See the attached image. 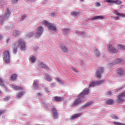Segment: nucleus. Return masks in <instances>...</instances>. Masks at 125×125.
<instances>
[{
    "label": "nucleus",
    "instance_id": "1",
    "mask_svg": "<svg viewBox=\"0 0 125 125\" xmlns=\"http://www.w3.org/2000/svg\"><path fill=\"white\" fill-rule=\"evenodd\" d=\"M18 46H20L21 51L26 50V43L23 39H20L19 41H17L14 43V47L13 48V53L14 54L17 53Z\"/></svg>",
    "mask_w": 125,
    "mask_h": 125
},
{
    "label": "nucleus",
    "instance_id": "2",
    "mask_svg": "<svg viewBox=\"0 0 125 125\" xmlns=\"http://www.w3.org/2000/svg\"><path fill=\"white\" fill-rule=\"evenodd\" d=\"M88 93H89V89L85 88L83 92L80 93L79 97L74 100V103L72 104V106L76 107V106L80 105V104L83 102L82 98L84 97L85 95H87Z\"/></svg>",
    "mask_w": 125,
    "mask_h": 125
},
{
    "label": "nucleus",
    "instance_id": "3",
    "mask_svg": "<svg viewBox=\"0 0 125 125\" xmlns=\"http://www.w3.org/2000/svg\"><path fill=\"white\" fill-rule=\"evenodd\" d=\"M10 14H11V12H10L9 9H6L5 11V15L4 16H0V24L1 25H2V24H3V21H5V20H7L8 18H9Z\"/></svg>",
    "mask_w": 125,
    "mask_h": 125
},
{
    "label": "nucleus",
    "instance_id": "4",
    "mask_svg": "<svg viewBox=\"0 0 125 125\" xmlns=\"http://www.w3.org/2000/svg\"><path fill=\"white\" fill-rule=\"evenodd\" d=\"M43 23L46 25L49 30H51V31H53V32H57L58 29L56 27V25L54 24V23H49L47 22L46 21H43Z\"/></svg>",
    "mask_w": 125,
    "mask_h": 125
},
{
    "label": "nucleus",
    "instance_id": "5",
    "mask_svg": "<svg viewBox=\"0 0 125 125\" xmlns=\"http://www.w3.org/2000/svg\"><path fill=\"white\" fill-rule=\"evenodd\" d=\"M3 59L5 63H9L10 62V54L9 51L6 50L3 52Z\"/></svg>",
    "mask_w": 125,
    "mask_h": 125
},
{
    "label": "nucleus",
    "instance_id": "6",
    "mask_svg": "<svg viewBox=\"0 0 125 125\" xmlns=\"http://www.w3.org/2000/svg\"><path fill=\"white\" fill-rule=\"evenodd\" d=\"M42 33H43V28L42 26H39L37 29V31L35 34V39H40L41 38Z\"/></svg>",
    "mask_w": 125,
    "mask_h": 125
},
{
    "label": "nucleus",
    "instance_id": "7",
    "mask_svg": "<svg viewBox=\"0 0 125 125\" xmlns=\"http://www.w3.org/2000/svg\"><path fill=\"white\" fill-rule=\"evenodd\" d=\"M125 91L121 93L118 96L117 99V102L118 103H122L125 101Z\"/></svg>",
    "mask_w": 125,
    "mask_h": 125
},
{
    "label": "nucleus",
    "instance_id": "8",
    "mask_svg": "<svg viewBox=\"0 0 125 125\" xmlns=\"http://www.w3.org/2000/svg\"><path fill=\"white\" fill-rule=\"evenodd\" d=\"M51 112L52 114L53 118L54 119H56L58 118V116H59V113L57 111V109L56 108H52L51 110Z\"/></svg>",
    "mask_w": 125,
    "mask_h": 125
},
{
    "label": "nucleus",
    "instance_id": "9",
    "mask_svg": "<svg viewBox=\"0 0 125 125\" xmlns=\"http://www.w3.org/2000/svg\"><path fill=\"white\" fill-rule=\"evenodd\" d=\"M107 50L110 53H117L118 52V50L115 49L112 44L107 45Z\"/></svg>",
    "mask_w": 125,
    "mask_h": 125
},
{
    "label": "nucleus",
    "instance_id": "10",
    "mask_svg": "<svg viewBox=\"0 0 125 125\" xmlns=\"http://www.w3.org/2000/svg\"><path fill=\"white\" fill-rule=\"evenodd\" d=\"M123 61L121 59H117L115 61L113 62H111L108 63V67H112L113 65H116V64H122L123 63Z\"/></svg>",
    "mask_w": 125,
    "mask_h": 125
},
{
    "label": "nucleus",
    "instance_id": "11",
    "mask_svg": "<svg viewBox=\"0 0 125 125\" xmlns=\"http://www.w3.org/2000/svg\"><path fill=\"white\" fill-rule=\"evenodd\" d=\"M104 1L107 2V3H112V2H113V3L117 4V5H120V4H122V1L119 0H105Z\"/></svg>",
    "mask_w": 125,
    "mask_h": 125
},
{
    "label": "nucleus",
    "instance_id": "12",
    "mask_svg": "<svg viewBox=\"0 0 125 125\" xmlns=\"http://www.w3.org/2000/svg\"><path fill=\"white\" fill-rule=\"evenodd\" d=\"M103 72H104V68L100 67L99 70L96 72L97 77L100 79V78H101V74H102Z\"/></svg>",
    "mask_w": 125,
    "mask_h": 125
},
{
    "label": "nucleus",
    "instance_id": "13",
    "mask_svg": "<svg viewBox=\"0 0 125 125\" xmlns=\"http://www.w3.org/2000/svg\"><path fill=\"white\" fill-rule=\"evenodd\" d=\"M105 18V17L104 16H95L92 19H90V20L91 21V20H103V19Z\"/></svg>",
    "mask_w": 125,
    "mask_h": 125
},
{
    "label": "nucleus",
    "instance_id": "14",
    "mask_svg": "<svg viewBox=\"0 0 125 125\" xmlns=\"http://www.w3.org/2000/svg\"><path fill=\"white\" fill-rule=\"evenodd\" d=\"M70 14L71 16H73L74 18H77L80 16V12L72 11Z\"/></svg>",
    "mask_w": 125,
    "mask_h": 125
},
{
    "label": "nucleus",
    "instance_id": "15",
    "mask_svg": "<svg viewBox=\"0 0 125 125\" xmlns=\"http://www.w3.org/2000/svg\"><path fill=\"white\" fill-rule=\"evenodd\" d=\"M33 87L34 89H38L39 88V81L37 80H35L34 81L33 84Z\"/></svg>",
    "mask_w": 125,
    "mask_h": 125
},
{
    "label": "nucleus",
    "instance_id": "16",
    "mask_svg": "<svg viewBox=\"0 0 125 125\" xmlns=\"http://www.w3.org/2000/svg\"><path fill=\"white\" fill-rule=\"evenodd\" d=\"M38 66L39 67H40V68H43V69H49V67L46 66V65L43 63V62H39Z\"/></svg>",
    "mask_w": 125,
    "mask_h": 125
},
{
    "label": "nucleus",
    "instance_id": "17",
    "mask_svg": "<svg viewBox=\"0 0 125 125\" xmlns=\"http://www.w3.org/2000/svg\"><path fill=\"white\" fill-rule=\"evenodd\" d=\"M82 116V113L74 114L73 116H71L70 120L71 121H74V120H76V119H78L79 117H81Z\"/></svg>",
    "mask_w": 125,
    "mask_h": 125
},
{
    "label": "nucleus",
    "instance_id": "18",
    "mask_svg": "<svg viewBox=\"0 0 125 125\" xmlns=\"http://www.w3.org/2000/svg\"><path fill=\"white\" fill-rule=\"evenodd\" d=\"M20 34H21V32H20V31L19 30H17L13 31V32H12L13 36L14 37H16V38L17 37H19V36L20 35Z\"/></svg>",
    "mask_w": 125,
    "mask_h": 125
},
{
    "label": "nucleus",
    "instance_id": "19",
    "mask_svg": "<svg viewBox=\"0 0 125 125\" xmlns=\"http://www.w3.org/2000/svg\"><path fill=\"white\" fill-rule=\"evenodd\" d=\"M54 101H56V102H61V101H63L64 100V98L62 97L55 96L54 98Z\"/></svg>",
    "mask_w": 125,
    "mask_h": 125
},
{
    "label": "nucleus",
    "instance_id": "20",
    "mask_svg": "<svg viewBox=\"0 0 125 125\" xmlns=\"http://www.w3.org/2000/svg\"><path fill=\"white\" fill-rule=\"evenodd\" d=\"M113 13H114L115 15H117V16H120V17H125V14L120 13L116 10H114Z\"/></svg>",
    "mask_w": 125,
    "mask_h": 125
},
{
    "label": "nucleus",
    "instance_id": "21",
    "mask_svg": "<svg viewBox=\"0 0 125 125\" xmlns=\"http://www.w3.org/2000/svg\"><path fill=\"white\" fill-rule=\"evenodd\" d=\"M75 33H76V34H77V35H81V36H82L83 37H86V33L84 32H82V31H80L79 30H76L75 31Z\"/></svg>",
    "mask_w": 125,
    "mask_h": 125
},
{
    "label": "nucleus",
    "instance_id": "22",
    "mask_svg": "<svg viewBox=\"0 0 125 125\" xmlns=\"http://www.w3.org/2000/svg\"><path fill=\"white\" fill-rule=\"evenodd\" d=\"M117 73L119 76H123L125 74V71L122 68H118L117 69Z\"/></svg>",
    "mask_w": 125,
    "mask_h": 125
},
{
    "label": "nucleus",
    "instance_id": "23",
    "mask_svg": "<svg viewBox=\"0 0 125 125\" xmlns=\"http://www.w3.org/2000/svg\"><path fill=\"white\" fill-rule=\"evenodd\" d=\"M13 89H15V90H22L23 88L20 86H16L15 85H12L11 86Z\"/></svg>",
    "mask_w": 125,
    "mask_h": 125
},
{
    "label": "nucleus",
    "instance_id": "24",
    "mask_svg": "<svg viewBox=\"0 0 125 125\" xmlns=\"http://www.w3.org/2000/svg\"><path fill=\"white\" fill-rule=\"evenodd\" d=\"M24 94L25 92L24 91L19 92L18 94L16 97V99H19V98H20V97H22Z\"/></svg>",
    "mask_w": 125,
    "mask_h": 125
},
{
    "label": "nucleus",
    "instance_id": "25",
    "mask_svg": "<svg viewBox=\"0 0 125 125\" xmlns=\"http://www.w3.org/2000/svg\"><path fill=\"white\" fill-rule=\"evenodd\" d=\"M44 78L47 82H51V81H52V79H51V77H50V76L48 75V74L45 75Z\"/></svg>",
    "mask_w": 125,
    "mask_h": 125
},
{
    "label": "nucleus",
    "instance_id": "26",
    "mask_svg": "<svg viewBox=\"0 0 125 125\" xmlns=\"http://www.w3.org/2000/svg\"><path fill=\"white\" fill-rule=\"evenodd\" d=\"M93 103V102H88L86 103L83 105L82 106L83 108H85V107H88Z\"/></svg>",
    "mask_w": 125,
    "mask_h": 125
},
{
    "label": "nucleus",
    "instance_id": "27",
    "mask_svg": "<svg viewBox=\"0 0 125 125\" xmlns=\"http://www.w3.org/2000/svg\"><path fill=\"white\" fill-rule=\"evenodd\" d=\"M29 61L31 62V63H34L36 62V57L34 56H30L29 57Z\"/></svg>",
    "mask_w": 125,
    "mask_h": 125
},
{
    "label": "nucleus",
    "instance_id": "28",
    "mask_svg": "<svg viewBox=\"0 0 125 125\" xmlns=\"http://www.w3.org/2000/svg\"><path fill=\"white\" fill-rule=\"evenodd\" d=\"M113 102L114 101H113V99H109L106 101V104H107V105H112Z\"/></svg>",
    "mask_w": 125,
    "mask_h": 125
},
{
    "label": "nucleus",
    "instance_id": "29",
    "mask_svg": "<svg viewBox=\"0 0 125 125\" xmlns=\"http://www.w3.org/2000/svg\"><path fill=\"white\" fill-rule=\"evenodd\" d=\"M4 28L6 31H11L13 29V26L12 25L7 26H5Z\"/></svg>",
    "mask_w": 125,
    "mask_h": 125
},
{
    "label": "nucleus",
    "instance_id": "30",
    "mask_svg": "<svg viewBox=\"0 0 125 125\" xmlns=\"http://www.w3.org/2000/svg\"><path fill=\"white\" fill-rule=\"evenodd\" d=\"M118 49H121L122 50H125V46L124 45L119 44L117 46Z\"/></svg>",
    "mask_w": 125,
    "mask_h": 125
},
{
    "label": "nucleus",
    "instance_id": "31",
    "mask_svg": "<svg viewBox=\"0 0 125 125\" xmlns=\"http://www.w3.org/2000/svg\"><path fill=\"white\" fill-rule=\"evenodd\" d=\"M17 78V75H16V74H13L11 76V80L13 82H14V81H15Z\"/></svg>",
    "mask_w": 125,
    "mask_h": 125
},
{
    "label": "nucleus",
    "instance_id": "32",
    "mask_svg": "<svg viewBox=\"0 0 125 125\" xmlns=\"http://www.w3.org/2000/svg\"><path fill=\"white\" fill-rule=\"evenodd\" d=\"M94 54L97 57H99V56H100V53L99 52V51L97 50V49H95Z\"/></svg>",
    "mask_w": 125,
    "mask_h": 125
},
{
    "label": "nucleus",
    "instance_id": "33",
    "mask_svg": "<svg viewBox=\"0 0 125 125\" xmlns=\"http://www.w3.org/2000/svg\"><path fill=\"white\" fill-rule=\"evenodd\" d=\"M34 36V32H28L27 35H26V37L27 38H32V37H33Z\"/></svg>",
    "mask_w": 125,
    "mask_h": 125
},
{
    "label": "nucleus",
    "instance_id": "34",
    "mask_svg": "<svg viewBox=\"0 0 125 125\" xmlns=\"http://www.w3.org/2000/svg\"><path fill=\"white\" fill-rule=\"evenodd\" d=\"M95 85H99V84H101L103 83H104V81L100 80V81H97L94 82Z\"/></svg>",
    "mask_w": 125,
    "mask_h": 125
},
{
    "label": "nucleus",
    "instance_id": "35",
    "mask_svg": "<svg viewBox=\"0 0 125 125\" xmlns=\"http://www.w3.org/2000/svg\"><path fill=\"white\" fill-rule=\"evenodd\" d=\"M61 49L63 52H67V51H68V49L64 45L61 46Z\"/></svg>",
    "mask_w": 125,
    "mask_h": 125
},
{
    "label": "nucleus",
    "instance_id": "36",
    "mask_svg": "<svg viewBox=\"0 0 125 125\" xmlns=\"http://www.w3.org/2000/svg\"><path fill=\"white\" fill-rule=\"evenodd\" d=\"M62 32L63 33H65V34H69V33H70V29H69V28H64L62 30Z\"/></svg>",
    "mask_w": 125,
    "mask_h": 125
},
{
    "label": "nucleus",
    "instance_id": "37",
    "mask_svg": "<svg viewBox=\"0 0 125 125\" xmlns=\"http://www.w3.org/2000/svg\"><path fill=\"white\" fill-rule=\"evenodd\" d=\"M95 86V83L93 81L90 83L89 84V87H94Z\"/></svg>",
    "mask_w": 125,
    "mask_h": 125
},
{
    "label": "nucleus",
    "instance_id": "38",
    "mask_svg": "<svg viewBox=\"0 0 125 125\" xmlns=\"http://www.w3.org/2000/svg\"><path fill=\"white\" fill-rule=\"evenodd\" d=\"M0 85L1 86H4V83H3V81L2 80V79L0 77Z\"/></svg>",
    "mask_w": 125,
    "mask_h": 125
},
{
    "label": "nucleus",
    "instance_id": "39",
    "mask_svg": "<svg viewBox=\"0 0 125 125\" xmlns=\"http://www.w3.org/2000/svg\"><path fill=\"white\" fill-rule=\"evenodd\" d=\"M111 117L114 120H118V119H119V117H118V116L115 115L114 114L111 115Z\"/></svg>",
    "mask_w": 125,
    "mask_h": 125
},
{
    "label": "nucleus",
    "instance_id": "40",
    "mask_svg": "<svg viewBox=\"0 0 125 125\" xmlns=\"http://www.w3.org/2000/svg\"><path fill=\"white\" fill-rule=\"evenodd\" d=\"M27 17L26 15H23L21 17V21H23L24 19H26V18Z\"/></svg>",
    "mask_w": 125,
    "mask_h": 125
},
{
    "label": "nucleus",
    "instance_id": "41",
    "mask_svg": "<svg viewBox=\"0 0 125 125\" xmlns=\"http://www.w3.org/2000/svg\"><path fill=\"white\" fill-rule=\"evenodd\" d=\"M113 124L115 125H125V124H123V123H119V122H114Z\"/></svg>",
    "mask_w": 125,
    "mask_h": 125
},
{
    "label": "nucleus",
    "instance_id": "42",
    "mask_svg": "<svg viewBox=\"0 0 125 125\" xmlns=\"http://www.w3.org/2000/svg\"><path fill=\"white\" fill-rule=\"evenodd\" d=\"M123 88H124V87H119V88H117L116 89V90H114V91L115 92H118V90H121V89H123Z\"/></svg>",
    "mask_w": 125,
    "mask_h": 125
},
{
    "label": "nucleus",
    "instance_id": "43",
    "mask_svg": "<svg viewBox=\"0 0 125 125\" xmlns=\"http://www.w3.org/2000/svg\"><path fill=\"white\" fill-rule=\"evenodd\" d=\"M95 6H96L97 7H100V6H101V4H100V3L97 2L95 3Z\"/></svg>",
    "mask_w": 125,
    "mask_h": 125
},
{
    "label": "nucleus",
    "instance_id": "44",
    "mask_svg": "<svg viewBox=\"0 0 125 125\" xmlns=\"http://www.w3.org/2000/svg\"><path fill=\"white\" fill-rule=\"evenodd\" d=\"M10 99V97H6L5 98H3L4 101H8Z\"/></svg>",
    "mask_w": 125,
    "mask_h": 125
},
{
    "label": "nucleus",
    "instance_id": "45",
    "mask_svg": "<svg viewBox=\"0 0 125 125\" xmlns=\"http://www.w3.org/2000/svg\"><path fill=\"white\" fill-rule=\"evenodd\" d=\"M56 81L59 83H62V81L59 79V78H57Z\"/></svg>",
    "mask_w": 125,
    "mask_h": 125
},
{
    "label": "nucleus",
    "instance_id": "46",
    "mask_svg": "<svg viewBox=\"0 0 125 125\" xmlns=\"http://www.w3.org/2000/svg\"><path fill=\"white\" fill-rule=\"evenodd\" d=\"M44 89H45V92H47V93H48V92H49V89L48 88H47V87H45V88H44Z\"/></svg>",
    "mask_w": 125,
    "mask_h": 125
},
{
    "label": "nucleus",
    "instance_id": "47",
    "mask_svg": "<svg viewBox=\"0 0 125 125\" xmlns=\"http://www.w3.org/2000/svg\"><path fill=\"white\" fill-rule=\"evenodd\" d=\"M50 14L52 17H54V16H55L56 15L55 13H54V12H51Z\"/></svg>",
    "mask_w": 125,
    "mask_h": 125
},
{
    "label": "nucleus",
    "instance_id": "48",
    "mask_svg": "<svg viewBox=\"0 0 125 125\" xmlns=\"http://www.w3.org/2000/svg\"><path fill=\"white\" fill-rule=\"evenodd\" d=\"M71 69H72V70H73V71H74L76 73H77L78 70H77V69H76L75 68V67H71Z\"/></svg>",
    "mask_w": 125,
    "mask_h": 125
},
{
    "label": "nucleus",
    "instance_id": "49",
    "mask_svg": "<svg viewBox=\"0 0 125 125\" xmlns=\"http://www.w3.org/2000/svg\"><path fill=\"white\" fill-rule=\"evenodd\" d=\"M18 1V0H12V2L13 3H16Z\"/></svg>",
    "mask_w": 125,
    "mask_h": 125
},
{
    "label": "nucleus",
    "instance_id": "50",
    "mask_svg": "<svg viewBox=\"0 0 125 125\" xmlns=\"http://www.w3.org/2000/svg\"><path fill=\"white\" fill-rule=\"evenodd\" d=\"M37 95H38V97H42V93H38L37 94Z\"/></svg>",
    "mask_w": 125,
    "mask_h": 125
},
{
    "label": "nucleus",
    "instance_id": "51",
    "mask_svg": "<svg viewBox=\"0 0 125 125\" xmlns=\"http://www.w3.org/2000/svg\"><path fill=\"white\" fill-rule=\"evenodd\" d=\"M111 94H112V92H111V91H108L107 93V95H111Z\"/></svg>",
    "mask_w": 125,
    "mask_h": 125
},
{
    "label": "nucleus",
    "instance_id": "52",
    "mask_svg": "<svg viewBox=\"0 0 125 125\" xmlns=\"http://www.w3.org/2000/svg\"><path fill=\"white\" fill-rule=\"evenodd\" d=\"M115 20H120V17H116L115 18Z\"/></svg>",
    "mask_w": 125,
    "mask_h": 125
},
{
    "label": "nucleus",
    "instance_id": "53",
    "mask_svg": "<svg viewBox=\"0 0 125 125\" xmlns=\"http://www.w3.org/2000/svg\"><path fill=\"white\" fill-rule=\"evenodd\" d=\"M28 1H30V2H34L36 1V0H27Z\"/></svg>",
    "mask_w": 125,
    "mask_h": 125
},
{
    "label": "nucleus",
    "instance_id": "54",
    "mask_svg": "<svg viewBox=\"0 0 125 125\" xmlns=\"http://www.w3.org/2000/svg\"><path fill=\"white\" fill-rule=\"evenodd\" d=\"M9 38H8L6 40V43H8V42H9Z\"/></svg>",
    "mask_w": 125,
    "mask_h": 125
},
{
    "label": "nucleus",
    "instance_id": "55",
    "mask_svg": "<svg viewBox=\"0 0 125 125\" xmlns=\"http://www.w3.org/2000/svg\"><path fill=\"white\" fill-rule=\"evenodd\" d=\"M3 111L2 110H1L0 111V116H1V114H3Z\"/></svg>",
    "mask_w": 125,
    "mask_h": 125
},
{
    "label": "nucleus",
    "instance_id": "56",
    "mask_svg": "<svg viewBox=\"0 0 125 125\" xmlns=\"http://www.w3.org/2000/svg\"><path fill=\"white\" fill-rule=\"evenodd\" d=\"M55 85V83H53L51 84V86H54Z\"/></svg>",
    "mask_w": 125,
    "mask_h": 125
},
{
    "label": "nucleus",
    "instance_id": "57",
    "mask_svg": "<svg viewBox=\"0 0 125 125\" xmlns=\"http://www.w3.org/2000/svg\"><path fill=\"white\" fill-rule=\"evenodd\" d=\"M2 38H3L2 36L0 35V40H2Z\"/></svg>",
    "mask_w": 125,
    "mask_h": 125
},
{
    "label": "nucleus",
    "instance_id": "58",
    "mask_svg": "<svg viewBox=\"0 0 125 125\" xmlns=\"http://www.w3.org/2000/svg\"><path fill=\"white\" fill-rule=\"evenodd\" d=\"M26 125H30V123H27Z\"/></svg>",
    "mask_w": 125,
    "mask_h": 125
},
{
    "label": "nucleus",
    "instance_id": "59",
    "mask_svg": "<svg viewBox=\"0 0 125 125\" xmlns=\"http://www.w3.org/2000/svg\"><path fill=\"white\" fill-rule=\"evenodd\" d=\"M82 65H83V62H82Z\"/></svg>",
    "mask_w": 125,
    "mask_h": 125
},
{
    "label": "nucleus",
    "instance_id": "60",
    "mask_svg": "<svg viewBox=\"0 0 125 125\" xmlns=\"http://www.w3.org/2000/svg\"><path fill=\"white\" fill-rule=\"evenodd\" d=\"M81 1H83V0H81Z\"/></svg>",
    "mask_w": 125,
    "mask_h": 125
},
{
    "label": "nucleus",
    "instance_id": "61",
    "mask_svg": "<svg viewBox=\"0 0 125 125\" xmlns=\"http://www.w3.org/2000/svg\"><path fill=\"white\" fill-rule=\"evenodd\" d=\"M0 93H1V91H0Z\"/></svg>",
    "mask_w": 125,
    "mask_h": 125
}]
</instances>
